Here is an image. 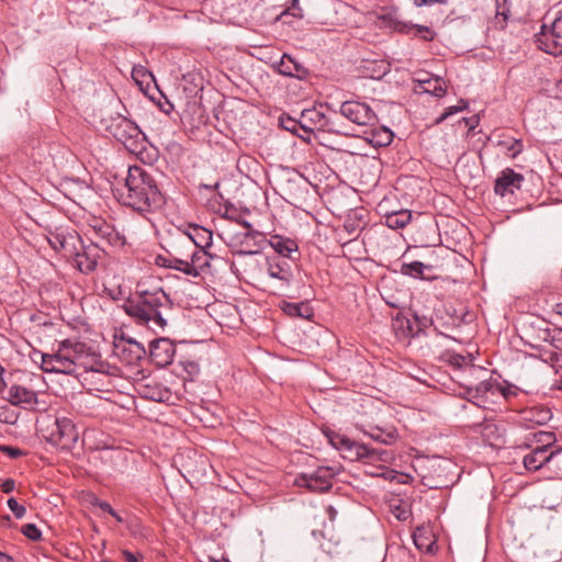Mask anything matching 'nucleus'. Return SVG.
Instances as JSON below:
<instances>
[{
    "mask_svg": "<svg viewBox=\"0 0 562 562\" xmlns=\"http://www.w3.org/2000/svg\"><path fill=\"white\" fill-rule=\"evenodd\" d=\"M122 307L136 324L151 330H164L172 302L161 286L147 288L145 283H138Z\"/></svg>",
    "mask_w": 562,
    "mask_h": 562,
    "instance_id": "nucleus-1",
    "label": "nucleus"
},
{
    "mask_svg": "<svg viewBox=\"0 0 562 562\" xmlns=\"http://www.w3.org/2000/svg\"><path fill=\"white\" fill-rule=\"evenodd\" d=\"M121 201L140 213L156 212L165 203V198L153 173L142 167H130Z\"/></svg>",
    "mask_w": 562,
    "mask_h": 562,
    "instance_id": "nucleus-2",
    "label": "nucleus"
},
{
    "mask_svg": "<svg viewBox=\"0 0 562 562\" xmlns=\"http://www.w3.org/2000/svg\"><path fill=\"white\" fill-rule=\"evenodd\" d=\"M38 431L49 445L66 452H69L79 439L78 428L66 416L46 415L38 420Z\"/></svg>",
    "mask_w": 562,
    "mask_h": 562,
    "instance_id": "nucleus-3",
    "label": "nucleus"
},
{
    "mask_svg": "<svg viewBox=\"0 0 562 562\" xmlns=\"http://www.w3.org/2000/svg\"><path fill=\"white\" fill-rule=\"evenodd\" d=\"M44 238L50 245L53 251L65 256H72L85 246L82 237L69 225L44 227Z\"/></svg>",
    "mask_w": 562,
    "mask_h": 562,
    "instance_id": "nucleus-4",
    "label": "nucleus"
},
{
    "mask_svg": "<svg viewBox=\"0 0 562 562\" xmlns=\"http://www.w3.org/2000/svg\"><path fill=\"white\" fill-rule=\"evenodd\" d=\"M87 346L83 342L65 339L60 342L57 352L52 355L48 360L55 362L57 373L72 374L79 367L86 368L82 357Z\"/></svg>",
    "mask_w": 562,
    "mask_h": 562,
    "instance_id": "nucleus-5",
    "label": "nucleus"
},
{
    "mask_svg": "<svg viewBox=\"0 0 562 562\" xmlns=\"http://www.w3.org/2000/svg\"><path fill=\"white\" fill-rule=\"evenodd\" d=\"M116 370L108 363L97 362L78 372V376L81 378L82 383L87 385L88 390L110 392L115 387Z\"/></svg>",
    "mask_w": 562,
    "mask_h": 562,
    "instance_id": "nucleus-6",
    "label": "nucleus"
},
{
    "mask_svg": "<svg viewBox=\"0 0 562 562\" xmlns=\"http://www.w3.org/2000/svg\"><path fill=\"white\" fill-rule=\"evenodd\" d=\"M536 38L538 48L553 56H562V11H559L551 25H541Z\"/></svg>",
    "mask_w": 562,
    "mask_h": 562,
    "instance_id": "nucleus-7",
    "label": "nucleus"
},
{
    "mask_svg": "<svg viewBox=\"0 0 562 562\" xmlns=\"http://www.w3.org/2000/svg\"><path fill=\"white\" fill-rule=\"evenodd\" d=\"M108 131L117 142L126 144L127 147L135 144L139 138L146 139L139 126L122 114L112 117Z\"/></svg>",
    "mask_w": 562,
    "mask_h": 562,
    "instance_id": "nucleus-8",
    "label": "nucleus"
},
{
    "mask_svg": "<svg viewBox=\"0 0 562 562\" xmlns=\"http://www.w3.org/2000/svg\"><path fill=\"white\" fill-rule=\"evenodd\" d=\"M340 115L360 126H374L376 116L370 105L361 101H344L339 108Z\"/></svg>",
    "mask_w": 562,
    "mask_h": 562,
    "instance_id": "nucleus-9",
    "label": "nucleus"
},
{
    "mask_svg": "<svg viewBox=\"0 0 562 562\" xmlns=\"http://www.w3.org/2000/svg\"><path fill=\"white\" fill-rule=\"evenodd\" d=\"M333 471L321 467L312 473H302L295 477V485L304 487L312 493H325L331 487Z\"/></svg>",
    "mask_w": 562,
    "mask_h": 562,
    "instance_id": "nucleus-10",
    "label": "nucleus"
},
{
    "mask_svg": "<svg viewBox=\"0 0 562 562\" xmlns=\"http://www.w3.org/2000/svg\"><path fill=\"white\" fill-rule=\"evenodd\" d=\"M105 247L100 243H91L90 245L82 246V249L77 250V254L72 256H65L64 258L72 259L75 267L78 268L81 273H90L95 271L98 260L105 254Z\"/></svg>",
    "mask_w": 562,
    "mask_h": 562,
    "instance_id": "nucleus-11",
    "label": "nucleus"
},
{
    "mask_svg": "<svg viewBox=\"0 0 562 562\" xmlns=\"http://www.w3.org/2000/svg\"><path fill=\"white\" fill-rule=\"evenodd\" d=\"M266 238L263 233L258 231L240 232L232 237L233 247H238V255H255L263 249Z\"/></svg>",
    "mask_w": 562,
    "mask_h": 562,
    "instance_id": "nucleus-12",
    "label": "nucleus"
},
{
    "mask_svg": "<svg viewBox=\"0 0 562 562\" xmlns=\"http://www.w3.org/2000/svg\"><path fill=\"white\" fill-rule=\"evenodd\" d=\"M267 273L269 278L278 281V291H284L289 289L291 281L294 279L291 263L281 257H272L267 259Z\"/></svg>",
    "mask_w": 562,
    "mask_h": 562,
    "instance_id": "nucleus-13",
    "label": "nucleus"
},
{
    "mask_svg": "<svg viewBox=\"0 0 562 562\" xmlns=\"http://www.w3.org/2000/svg\"><path fill=\"white\" fill-rule=\"evenodd\" d=\"M90 227L95 235V240L91 243H100V245L109 247H122L124 245V237L105 221L101 218L92 220Z\"/></svg>",
    "mask_w": 562,
    "mask_h": 562,
    "instance_id": "nucleus-14",
    "label": "nucleus"
},
{
    "mask_svg": "<svg viewBox=\"0 0 562 562\" xmlns=\"http://www.w3.org/2000/svg\"><path fill=\"white\" fill-rule=\"evenodd\" d=\"M331 447L342 452L344 459L347 460H366L368 453V446L364 443L356 442L342 435L329 436Z\"/></svg>",
    "mask_w": 562,
    "mask_h": 562,
    "instance_id": "nucleus-15",
    "label": "nucleus"
},
{
    "mask_svg": "<svg viewBox=\"0 0 562 562\" xmlns=\"http://www.w3.org/2000/svg\"><path fill=\"white\" fill-rule=\"evenodd\" d=\"M176 346L167 338L154 339L149 342V358L154 364L164 368L172 362Z\"/></svg>",
    "mask_w": 562,
    "mask_h": 562,
    "instance_id": "nucleus-16",
    "label": "nucleus"
},
{
    "mask_svg": "<svg viewBox=\"0 0 562 562\" xmlns=\"http://www.w3.org/2000/svg\"><path fill=\"white\" fill-rule=\"evenodd\" d=\"M525 178L521 173L514 171L512 168L502 170L501 176L494 181V193L504 198L519 190Z\"/></svg>",
    "mask_w": 562,
    "mask_h": 562,
    "instance_id": "nucleus-17",
    "label": "nucleus"
},
{
    "mask_svg": "<svg viewBox=\"0 0 562 562\" xmlns=\"http://www.w3.org/2000/svg\"><path fill=\"white\" fill-rule=\"evenodd\" d=\"M300 120H302V130L304 132L311 133L315 130L323 132L333 131L331 122L316 108L302 111Z\"/></svg>",
    "mask_w": 562,
    "mask_h": 562,
    "instance_id": "nucleus-18",
    "label": "nucleus"
},
{
    "mask_svg": "<svg viewBox=\"0 0 562 562\" xmlns=\"http://www.w3.org/2000/svg\"><path fill=\"white\" fill-rule=\"evenodd\" d=\"M558 452H560V449L547 450V446H538L533 448L532 451L528 452V454L524 457L525 470L529 472L540 471L542 465L550 462Z\"/></svg>",
    "mask_w": 562,
    "mask_h": 562,
    "instance_id": "nucleus-19",
    "label": "nucleus"
},
{
    "mask_svg": "<svg viewBox=\"0 0 562 562\" xmlns=\"http://www.w3.org/2000/svg\"><path fill=\"white\" fill-rule=\"evenodd\" d=\"M4 398L18 407H32L36 404V393L18 384H12L11 387L7 389Z\"/></svg>",
    "mask_w": 562,
    "mask_h": 562,
    "instance_id": "nucleus-20",
    "label": "nucleus"
},
{
    "mask_svg": "<svg viewBox=\"0 0 562 562\" xmlns=\"http://www.w3.org/2000/svg\"><path fill=\"white\" fill-rule=\"evenodd\" d=\"M277 71L280 72L281 76L297 78L300 80H304L308 76L307 68L289 55H282L280 61L277 64Z\"/></svg>",
    "mask_w": 562,
    "mask_h": 562,
    "instance_id": "nucleus-21",
    "label": "nucleus"
},
{
    "mask_svg": "<svg viewBox=\"0 0 562 562\" xmlns=\"http://www.w3.org/2000/svg\"><path fill=\"white\" fill-rule=\"evenodd\" d=\"M445 360L449 363V366L453 367L454 370H462L471 376L475 375L476 373L485 372V369L476 368L472 364L473 357L469 352L467 355L446 352Z\"/></svg>",
    "mask_w": 562,
    "mask_h": 562,
    "instance_id": "nucleus-22",
    "label": "nucleus"
},
{
    "mask_svg": "<svg viewBox=\"0 0 562 562\" xmlns=\"http://www.w3.org/2000/svg\"><path fill=\"white\" fill-rule=\"evenodd\" d=\"M544 340L550 342L549 360L553 366L562 369V329H546Z\"/></svg>",
    "mask_w": 562,
    "mask_h": 562,
    "instance_id": "nucleus-23",
    "label": "nucleus"
},
{
    "mask_svg": "<svg viewBox=\"0 0 562 562\" xmlns=\"http://www.w3.org/2000/svg\"><path fill=\"white\" fill-rule=\"evenodd\" d=\"M211 255L206 250L194 249L192 254L184 257V259L188 260L186 276L198 277L203 269L209 267V260H211Z\"/></svg>",
    "mask_w": 562,
    "mask_h": 562,
    "instance_id": "nucleus-24",
    "label": "nucleus"
},
{
    "mask_svg": "<svg viewBox=\"0 0 562 562\" xmlns=\"http://www.w3.org/2000/svg\"><path fill=\"white\" fill-rule=\"evenodd\" d=\"M188 238L195 248L206 250L212 245V232L200 225H190Z\"/></svg>",
    "mask_w": 562,
    "mask_h": 562,
    "instance_id": "nucleus-25",
    "label": "nucleus"
},
{
    "mask_svg": "<svg viewBox=\"0 0 562 562\" xmlns=\"http://www.w3.org/2000/svg\"><path fill=\"white\" fill-rule=\"evenodd\" d=\"M268 244L271 245L273 251L280 255L278 258L291 259V255L293 252H299V246L295 244L294 239L280 235H273L271 239H269Z\"/></svg>",
    "mask_w": 562,
    "mask_h": 562,
    "instance_id": "nucleus-26",
    "label": "nucleus"
},
{
    "mask_svg": "<svg viewBox=\"0 0 562 562\" xmlns=\"http://www.w3.org/2000/svg\"><path fill=\"white\" fill-rule=\"evenodd\" d=\"M308 0H288L285 1V8L277 15L278 22L288 23V18H293L297 20L304 19L305 8Z\"/></svg>",
    "mask_w": 562,
    "mask_h": 562,
    "instance_id": "nucleus-27",
    "label": "nucleus"
},
{
    "mask_svg": "<svg viewBox=\"0 0 562 562\" xmlns=\"http://www.w3.org/2000/svg\"><path fill=\"white\" fill-rule=\"evenodd\" d=\"M280 308L284 314L291 317H300L306 321L313 317V308L307 302L290 303L282 301L280 303Z\"/></svg>",
    "mask_w": 562,
    "mask_h": 562,
    "instance_id": "nucleus-28",
    "label": "nucleus"
},
{
    "mask_svg": "<svg viewBox=\"0 0 562 562\" xmlns=\"http://www.w3.org/2000/svg\"><path fill=\"white\" fill-rule=\"evenodd\" d=\"M461 385L467 390V395L470 400L483 398L487 393L493 392L494 389H498V386L494 385V383L488 380H481V382L476 384H472V382H461Z\"/></svg>",
    "mask_w": 562,
    "mask_h": 562,
    "instance_id": "nucleus-29",
    "label": "nucleus"
},
{
    "mask_svg": "<svg viewBox=\"0 0 562 562\" xmlns=\"http://www.w3.org/2000/svg\"><path fill=\"white\" fill-rule=\"evenodd\" d=\"M393 132L386 127H375L371 130L367 142L374 147H386L392 143Z\"/></svg>",
    "mask_w": 562,
    "mask_h": 562,
    "instance_id": "nucleus-30",
    "label": "nucleus"
},
{
    "mask_svg": "<svg viewBox=\"0 0 562 562\" xmlns=\"http://www.w3.org/2000/svg\"><path fill=\"white\" fill-rule=\"evenodd\" d=\"M143 395L145 398L158 403H164L169 400L171 396V392L168 387L156 383L155 385H146L144 386Z\"/></svg>",
    "mask_w": 562,
    "mask_h": 562,
    "instance_id": "nucleus-31",
    "label": "nucleus"
},
{
    "mask_svg": "<svg viewBox=\"0 0 562 562\" xmlns=\"http://www.w3.org/2000/svg\"><path fill=\"white\" fill-rule=\"evenodd\" d=\"M411 221V211L400 210L392 213H386L384 223L392 229H400L405 227Z\"/></svg>",
    "mask_w": 562,
    "mask_h": 562,
    "instance_id": "nucleus-32",
    "label": "nucleus"
},
{
    "mask_svg": "<svg viewBox=\"0 0 562 562\" xmlns=\"http://www.w3.org/2000/svg\"><path fill=\"white\" fill-rule=\"evenodd\" d=\"M157 265L160 267H166L168 269H173L179 272H183L186 274L187 259L183 257H176L173 255L170 256H158Z\"/></svg>",
    "mask_w": 562,
    "mask_h": 562,
    "instance_id": "nucleus-33",
    "label": "nucleus"
},
{
    "mask_svg": "<svg viewBox=\"0 0 562 562\" xmlns=\"http://www.w3.org/2000/svg\"><path fill=\"white\" fill-rule=\"evenodd\" d=\"M498 147L506 151L507 157L516 158L524 150V144L515 137H505L497 142Z\"/></svg>",
    "mask_w": 562,
    "mask_h": 562,
    "instance_id": "nucleus-34",
    "label": "nucleus"
},
{
    "mask_svg": "<svg viewBox=\"0 0 562 562\" xmlns=\"http://www.w3.org/2000/svg\"><path fill=\"white\" fill-rule=\"evenodd\" d=\"M430 269L431 266L424 265L420 261H413L411 263H402L401 273L409 278L425 279L424 271Z\"/></svg>",
    "mask_w": 562,
    "mask_h": 562,
    "instance_id": "nucleus-35",
    "label": "nucleus"
},
{
    "mask_svg": "<svg viewBox=\"0 0 562 562\" xmlns=\"http://www.w3.org/2000/svg\"><path fill=\"white\" fill-rule=\"evenodd\" d=\"M422 88L425 92L430 93L437 98H441L446 94V88L442 87V81L440 78H427L425 80L419 81Z\"/></svg>",
    "mask_w": 562,
    "mask_h": 562,
    "instance_id": "nucleus-36",
    "label": "nucleus"
},
{
    "mask_svg": "<svg viewBox=\"0 0 562 562\" xmlns=\"http://www.w3.org/2000/svg\"><path fill=\"white\" fill-rule=\"evenodd\" d=\"M413 539L415 547L427 553H431L436 547V543L425 536V531L420 528H417V530L414 531Z\"/></svg>",
    "mask_w": 562,
    "mask_h": 562,
    "instance_id": "nucleus-37",
    "label": "nucleus"
},
{
    "mask_svg": "<svg viewBox=\"0 0 562 562\" xmlns=\"http://www.w3.org/2000/svg\"><path fill=\"white\" fill-rule=\"evenodd\" d=\"M366 460L370 463L382 462V463H391L394 459L393 452L387 451L385 449H374L369 447V453H367Z\"/></svg>",
    "mask_w": 562,
    "mask_h": 562,
    "instance_id": "nucleus-38",
    "label": "nucleus"
},
{
    "mask_svg": "<svg viewBox=\"0 0 562 562\" xmlns=\"http://www.w3.org/2000/svg\"><path fill=\"white\" fill-rule=\"evenodd\" d=\"M364 434H367L371 439L384 445L393 443V441L396 440V436L393 431L386 432L379 427H371L370 431H364Z\"/></svg>",
    "mask_w": 562,
    "mask_h": 562,
    "instance_id": "nucleus-39",
    "label": "nucleus"
},
{
    "mask_svg": "<svg viewBox=\"0 0 562 562\" xmlns=\"http://www.w3.org/2000/svg\"><path fill=\"white\" fill-rule=\"evenodd\" d=\"M395 326L402 329V335H404V337H415L420 330H423L418 327L415 329L409 319L400 317L395 319Z\"/></svg>",
    "mask_w": 562,
    "mask_h": 562,
    "instance_id": "nucleus-40",
    "label": "nucleus"
},
{
    "mask_svg": "<svg viewBox=\"0 0 562 562\" xmlns=\"http://www.w3.org/2000/svg\"><path fill=\"white\" fill-rule=\"evenodd\" d=\"M468 108L467 101H459V105L448 106L445 112L440 114L438 119H436L435 124L438 125L449 119L451 115H454L459 112L464 111Z\"/></svg>",
    "mask_w": 562,
    "mask_h": 562,
    "instance_id": "nucleus-41",
    "label": "nucleus"
},
{
    "mask_svg": "<svg viewBox=\"0 0 562 562\" xmlns=\"http://www.w3.org/2000/svg\"><path fill=\"white\" fill-rule=\"evenodd\" d=\"M280 124L281 127L286 132L299 135V130L301 128V120L295 121L291 117H280Z\"/></svg>",
    "mask_w": 562,
    "mask_h": 562,
    "instance_id": "nucleus-42",
    "label": "nucleus"
},
{
    "mask_svg": "<svg viewBox=\"0 0 562 562\" xmlns=\"http://www.w3.org/2000/svg\"><path fill=\"white\" fill-rule=\"evenodd\" d=\"M8 508L11 509L13 516L18 519H22L25 516L26 508L24 505L18 503L16 498L10 497L8 498Z\"/></svg>",
    "mask_w": 562,
    "mask_h": 562,
    "instance_id": "nucleus-43",
    "label": "nucleus"
},
{
    "mask_svg": "<svg viewBox=\"0 0 562 562\" xmlns=\"http://www.w3.org/2000/svg\"><path fill=\"white\" fill-rule=\"evenodd\" d=\"M21 532L22 535H24L26 538L33 540V541H37L41 539V531L40 529L36 527L35 524H26L24 526H22L21 528Z\"/></svg>",
    "mask_w": 562,
    "mask_h": 562,
    "instance_id": "nucleus-44",
    "label": "nucleus"
},
{
    "mask_svg": "<svg viewBox=\"0 0 562 562\" xmlns=\"http://www.w3.org/2000/svg\"><path fill=\"white\" fill-rule=\"evenodd\" d=\"M533 436H536L537 442L541 443L540 447H547V450H550L551 445L555 441V436L553 432L541 431Z\"/></svg>",
    "mask_w": 562,
    "mask_h": 562,
    "instance_id": "nucleus-45",
    "label": "nucleus"
},
{
    "mask_svg": "<svg viewBox=\"0 0 562 562\" xmlns=\"http://www.w3.org/2000/svg\"><path fill=\"white\" fill-rule=\"evenodd\" d=\"M494 3H496V14L506 20L508 13L510 12V1L509 0H494Z\"/></svg>",
    "mask_w": 562,
    "mask_h": 562,
    "instance_id": "nucleus-46",
    "label": "nucleus"
},
{
    "mask_svg": "<svg viewBox=\"0 0 562 562\" xmlns=\"http://www.w3.org/2000/svg\"><path fill=\"white\" fill-rule=\"evenodd\" d=\"M528 414L531 416L527 417V419L536 420L538 425L544 424L550 418V412L547 409L538 411L536 414L529 412Z\"/></svg>",
    "mask_w": 562,
    "mask_h": 562,
    "instance_id": "nucleus-47",
    "label": "nucleus"
},
{
    "mask_svg": "<svg viewBox=\"0 0 562 562\" xmlns=\"http://www.w3.org/2000/svg\"><path fill=\"white\" fill-rule=\"evenodd\" d=\"M48 358H53V356L48 353H43L42 369L44 370V372L57 373L56 364L53 361L48 360Z\"/></svg>",
    "mask_w": 562,
    "mask_h": 562,
    "instance_id": "nucleus-48",
    "label": "nucleus"
},
{
    "mask_svg": "<svg viewBox=\"0 0 562 562\" xmlns=\"http://www.w3.org/2000/svg\"><path fill=\"white\" fill-rule=\"evenodd\" d=\"M0 451L4 452V454L11 459H18L23 456L22 450L12 446H2L0 447Z\"/></svg>",
    "mask_w": 562,
    "mask_h": 562,
    "instance_id": "nucleus-49",
    "label": "nucleus"
},
{
    "mask_svg": "<svg viewBox=\"0 0 562 562\" xmlns=\"http://www.w3.org/2000/svg\"><path fill=\"white\" fill-rule=\"evenodd\" d=\"M417 33H418L419 37H422L424 41H431L434 37L432 31L423 25L417 26Z\"/></svg>",
    "mask_w": 562,
    "mask_h": 562,
    "instance_id": "nucleus-50",
    "label": "nucleus"
},
{
    "mask_svg": "<svg viewBox=\"0 0 562 562\" xmlns=\"http://www.w3.org/2000/svg\"><path fill=\"white\" fill-rule=\"evenodd\" d=\"M415 324L419 329L426 328L431 325V319L426 316H418L416 313L414 314Z\"/></svg>",
    "mask_w": 562,
    "mask_h": 562,
    "instance_id": "nucleus-51",
    "label": "nucleus"
},
{
    "mask_svg": "<svg viewBox=\"0 0 562 562\" xmlns=\"http://www.w3.org/2000/svg\"><path fill=\"white\" fill-rule=\"evenodd\" d=\"M0 490H2V493L10 494L14 490V481L13 479H8L0 484Z\"/></svg>",
    "mask_w": 562,
    "mask_h": 562,
    "instance_id": "nucleus-52",
    "label": "nucleus"
},
{
    "mask_svg": "<svg viewBox=\"0 0 562 562\" xmlns=\"http://www.w3.org/2000/svg\"><path fill=\"white\" fill-rule=\"evenodd\" d=\"M97 506L104 513H108L110 516H115L114 508L109 504V502H97Z\"/></svg>",
    "mask_w": 562,
    "mask_h": 562,
    "instance_id": "nucleus-53",
    "label": "nucleus"
},
{
    "mask_svg": "<svg viewBox=\"0 0 562 562\" xmlns=\"http://www.w3.org/2000/svg\"><path fill=\"white\" fill-rule=\"evenodd\" d=\"M446 0H414V4L417 5V7H423V5H432L435 3H445Z\"/></svg>",
    "mask_w": 562,
    "mask_h": 562,
    "instance_id": "nucleus-54",
    "label": "nucleus"
},
{
    "mask_svg": "<svg viewBox=\"0 0 562 562\" xmlns=\"http://www.w3.org/2000/svg\"><path fill=\"white\" fill-rule=\"evenodd\" d=\"M146 75H148V70H146L145 68L143 67H139V68H134V70H132V76H134V78L137 80L138 77H145Z\"/></svg>",
    "mask_w": 562,
    "mask_h": 562,
    "instance_id": "nucleus-55",
    "label": "nucleus"
},
{
    "mask_svg": "<svg viewBox=\"0 0 562 562\" xmlns=\"http://www.w3.org/2000/svg\"><path fill=\"white\" fill-rule=\"evenodd\" d=\"M3 372H4V369L0 364V392H2L5 387L4 380H3Z\"/></svg>",
    "mask_w": 562,
    "mask_h": 562,
    "instance_id": "nucleus-56",
    "label": "nucleus"
},
{
    "mask_svg": "<svg viewBox=\"0 0 562 562\" xmlns=\"http://www.w3.org/2000/svg\"><path fill=\"white\" fill-rule=\"evenodd\" d=\"M125 558L127 562H137V558L134 553H131L128 551L125 552Z\"/></svg>",
    "mask_w": 562,
    "mask_h": 562,
    "instance_id": "nucleus-57",
    "label": "nucleus"
},
{
    "mask_svg": "<svg viewBox=\"0 0 562 562\" xmlns=\"http://www.w3.org/2000/svg\"><path fill=\"white\" fill-rule=\"evenodd\" d=\"M130 344L136 346L138 348L139 353H145V348L140 344H138L135 339H130Z\"/></svg>",
    "mask_w": 562,
    "mask_h": 562,
    "instance_id": "nucleus-58",
    "label": "nucleus"
},
{
    "mask_svg": "<svg viewBox=\"0 0 562 562\" xmlns=\"http://www.w3.org/2000/svg\"><path fill=\"white\" fill-rule=\"evenodd\" d=\"M0 562H12V558L0 551Z\"/></svg>",
    "mask_w": 562,
    "mask_h": 562,
    "instance_id": "nucleus-59",
    "label": "nucleus"
},
{
    "mask_svg": "<svg viewBox=\"0 0 562 562\" xmlns=\"http://www.w3.org/2000/svg\"><path fill=\"white\" fill-rule=\"evenodd\" d=\"M241 225H243V227H245V228H246V231H245V232L255 231V229L252 228L251 224H250L249 222H247V221H243V222H241Z\"/></svg>",
    "mask_w": 562,
    "mask_h": 562,
    "instance_id": "nucleus-60",
    "label": "nucleus"
},
{
    "mask_svg": "<svg viewBox=\"0 0 562 562\" xmlns=\"http://www.w3.org/2000/svg\"><path fill=\"white\" fill-rule=\"evenodd\" d=\"M465 121H467V125L470 126V128H474L475 127L476 121H475L474 117H471L469 120L465 119Z\"/></svg>",
    "mask_w": 562,
    "mask_h": 562,
    "instance_id": "nucleus-61",
    "label": "nucleus"
},
{
    "mask_svg": "<svg viewBox=\"0 0 562 562\" xmlns=\"http://www.w3.org/2000/svg\"><path fill=\"white\" fill-rule=\"evenodd\" d=\"M344 227L345 229H347L349 234H352L355 232V227L352 226V224L347 223L344 225Z\"/></svg>",
    "mask_w": 562,
    "mask_h": 562,
    "instance_id": "nucleus-62",
    "label": "nucleus"
},
{
    "mask_svg": "<svg viewBox=\"0 0 562 562\" xmlns=\"http://www.w3.org/2000/svg\"><path fill=\"white\" fill-rule=\"evenodd\" d=\"M168 148H173L177 151L181 150L180 144H176V143H171L170 145H168Z\"/></svg>",
    "mask_w": 562,
    "mask_h": 562,
    "instance_id": "nucleus-63",
    "label": "nucleus"
},
{
    "mask_svg": "<svg viewBox=\"0 0 562 562\" xmlns=\"http://www.w3.org/2000/svg\"><path fill=\"white\" fill-rule=\"evenodd\" d=\"M558 89H559L560 93H562V79L558 83Z\"/></svg>",
    "mask_w": 562,
    "mask_h": 562,
    "instance_id": "nucleus-64",
    "label": "nucleus"
}]
</instances>
